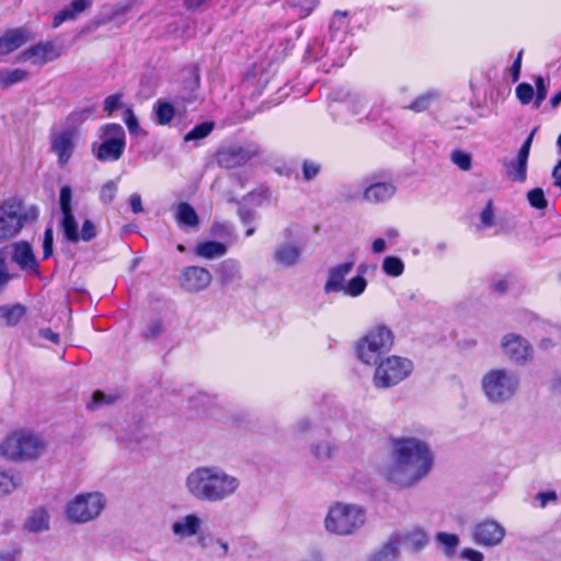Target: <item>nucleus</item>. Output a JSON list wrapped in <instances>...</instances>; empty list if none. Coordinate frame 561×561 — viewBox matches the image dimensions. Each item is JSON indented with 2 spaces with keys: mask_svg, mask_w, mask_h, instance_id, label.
Returning <instances> with one entry per match:
<instances>
[{
  "mask_svg": "<svg viewBox=\"0 0 561 561\" xmlns=\"http://www.w3.org/2000/svg\"><path fill=\"white\" fill-rule=\"evenodd\" d=\"M539 501L540 507H546L548 503L557 502L558 495L554 491L540 492L536 495Z\"/></svg>",
  "mask_w": 561,
  "mask_h": 561,
  "instance_id": "obj_60",
  "label": "nucleus"
},
{
  "mask_svg": "<svg viewBox=\"0 0 561 561\" xmlns=\"http://www.w3.org/2000/svg\"><path fill=\"white\" fill-rule=\"evenodd\" d=\"M124 122L131 135H145L144 130L139 126L138 119L131 108H126L124 112Z\"/></svg>",
  "mask_w": 561,
  "mask_h": 561,
  "instance_id": "obj_46",
  "label": "nucleus"
},
{
  "mask_svg": "<svg viewBox=\"0 0 561 561\" xmlns=\"http://www.w3.org/2000/svg\"><path fill=\"white\" fill-rule=\"evenodd\" d=\"M255 153V150L250 148L229 146L217 151L216 160L221 168L234 169L244 165Z\"/></svg>",
  "mask_w": 561,
  "mask_h": 561,
  "instance_id": "obj_17",
  "label": "nucleus"
},
{
  "mask_svg": "<svg viewBox=\"0 0 561 561\" xmlns=\"http://www.w3.org/2000/svg\"><path fill=\"white\" fill-rule=\"evenodd\" d=\"M392 535H397L401 538V546L408 543L415 551L421 550L427 543V536L421 529H413L404 534L393 533Z\"/></svg>",
  "mask_w": 561,
  "mask_h": 561,
  "instance_id": "obj_33",
  "label": "nucleus"
},
{
  "mask_svg": "<svg viewBox=\"0 0 561 561\" xmlns=\"http://www.w3.org/2000/svg\"><path fill=\"white\" fill-rule=\"evenodd\" d=\"M122 98L123 95L121 93H114L112 95H108L104 100V111L111 115L115 110L121 107L122 105Z\"/></svg>",
  "mask_w": 561,
  "mask_h": 561,
  "instance_id": "obj_53",
  "label": "nucleus"
},
{
  "mask_svg": "<svg viewBox=\"0 0 561 561\" xmlns=\"http://www.w3.org/2000/svg\"><path fill=\"white\" fill-rule=\"evenodd\" d=\"M505 537V528L494 519H484L478 523L472 530L473 541L482 547H495Z\"/></svg>",
  "mask_w": 561,
  "mask_h": 561,
  "instance_id": "obj_11",
  "label": "nucleus"
},
{
  "mask_svg": "<svg viewBox=\"0 0 561 561\" xmlns=\"http://www.w3.org/2000/svg\"><path fill=\"white\" fill-rule=\"evenodd\" d=\"M227 247L218 241H206L198 243L195 248V253L205 259H215L225 255Z\"/></svg>",
  "mask_w": 561,
  "mask_h": 561,
  "instance_id": "obj_31",
  "label": "nucleus"
},
{
  "mask_svg": "<svg viewBox=\"0 0 561 561\" xmlns=\"http://www.w3.org/2000/svg\"><path fill=\"white\" fill-rule=\"evenodd\" d=\"M401 538L397 535H390L378 549L368 558V561H398Z\"/></svg>",
  "mask_w": 561,
  "mask_h": 561,
  "instance_id": "obj_21",
  "label": "nucleus"
},
{
  "mask_svg": "<svg viewBox=\"0 0 561 561\" xmlns=\"http://www.w3.org/2000/svg\"><path fill=\"white\" fill-rule=\"evenodd\" d=\"M94 114V108L93 107H85L79 112H75L72 114L69 115V121L72 123V124H81L82 122H84L85 119L92 117Z\"/></svg>",
  "mask_w": 561,
  "mask_h": 561,
  "instance_id": "obj_55",
  "label": "nucleus"
},
{
  "mask_svg": "<svg viewBox=\"0 0 561 561\" xmlns=\"http://www.w3.org/2000/svg\"><path fill=\"white\" fill-rule=\"evenodd\" d=\"M72 190L69 185H64L59 193V206L61 211L72 210L71 207Z\"/></svg>",
  "mask_w": 561,
  "mask_h": 561,
  "instance_id": "obj_51",
  "label": "nucleus"
},
{
  "mask_svg": "<svg viewBox=\"0 0 561 561\" xmlns=\"http://www.w3.org/2000/svg\"><path fill=\"white\" fill-rule=\"evenodd\" d=\"M12 275L7 267V249H0V293L5 288Z\"/></svg>",
  "mask_w": 561,
  "mask_h": 561,
  "instance_id": "obj_49",
  "label": "nucleus"
},
{
  "mask_svg": "<svg viewBox=\"0 0 561 561\" xmlns=\"http://www.w3.org/2000/svg\"><path fill=\"white\" fill-rule=\"evenodd\" d=\"M24 528L30 533H41L49 529V514L44 507L34 508L25 519Z\"/></svg>",
  "mask_w": 561,
  "mask_h": 561,
  "instance_id": "obj_27",
  "label": "nucleus"
},
{
  "mask_svg": "<svg viewBox=\"0 0 561 561\" xmlns=\"http://www.w3.org/2000/svg\"><path fill=\"white\" fill-rule=\"evenodd\" d=\"M437 98L436 92H426L420 96H417L408 108L414 111L416 113L423 112L428 108L431 103Z\"/></svg>",
  "mask_w": 561,
  "mask_h": 561,
  "instance_id": "obj_43",
  "label": "nucleus"
},
{
  "mask_svg": "<svg viewBox=\"0 0 561 561\" xmlns=\"http://www.w3.org/2000/svg\"><path fill=\"white\" fill-rule=\"evenodd\" d=\"M105 497L100 492L81 493L66 505V517L75 524H84L95 519L105 506Z\"/></svg>",
  "mask_w": 561,
  "mask_h": 561,
  "instance_id": "obj_7",
  "label": "nucleus"
},
{
  "mask_svg": "<svg viewBox=\"0 0 561 561\" xmlns=\"http://www.w3.org/2000/svg\"><path fill=\"white\" fill-rule=\"evenodd\" d=\"M516 96L522 104H528L534 99V88L526 82H523L516 88Z\"/></svg>",
  "mask_w": 561,
  "mask_h": 561,
  "instance_id": "obj_50",
  "label": "nucleus"
},
{
  "mask_svg": "<svg viewBox=\"0 0 561 561\" xmlns=\"http://www.w3.org/2000/svg\"><path fill=\"white\" fill-rule=\"evenodd\" d=\"M184 485L196 501L218 503L232 497L241 482L218 466H199L187 473Z\"/></svg>",
  "mask_w": 561,
  "mask_h": 561,
  "instance_id": "obj_2",
  "label": "nucleus"
},
{
  "mask_svg": "<svg viewBox=\"0 0 561 561\" xmlns=\"http://www.w3.org/2000/svg\"><path fill=\"white\" fill-rule=\"evenodd\" d=\"M3 249H7V256L10 255L22 271L38 274V263L28 242H13Z\"/></svg>",
  "mask_w": 561,
  "mask_h": 561,
  "instance_id": "obj_16",
  "label": "nucleus"
},
{
  "mask_svg": "<svg viewBox=\"0 0 561 561\" xmlns=\"http://www.w3.org/2000/svg\"><path fill=\"white\" fill-rule=\"evenodd\" d=\"M44 451V440L27 431L11 432L0 443V456L12 462L35 460Z\"/></svg>",
  "mask_w": 561,
  "mask_h": 561,
  "instance_id": "obj_5",
  "label": "nucleus"
},
{
  "mask_svg": "<svg viewBox=\"0 0 561 561\" xmlns=\"http://www.w3.org/2000/svg\"><path fill=\"white\" fill-rule=\"evenodd\" d=\"M382 271L386 275L391 277H398L404 272V263L398 256H386L382 261Z\"/></svg>",
  "mask_w": 561,
  "mask_h": 561,
  "instance_id": "obj_38",
  "label": "nucleus"
},
{
  "mask_svg": "<svg viewBox=\"0 0 561 561\" xmlns=\"http://www.w3.org/2000/svg\"><path fill=\"white\" fill-rule=\"evenodd\" d=\"M21 205L7 201L0 206V240L15 236L23 227Z\"/></svg>",
  "mask_w": 561,
  "mask_h": 561,
  "instance_id": "obj_12",
  "label": "nucleus"
},
{
  "mask_svg": "<svg viewBox=\"0 0 561 561\" xmlns=\"http://www.w3.org/2000/svg\"><path fill=\"white\" fill-rule=\"evenodd\" d=\"M214 129V123L204 122L202 124L196 125L190 133H187L184 137L185 141L191 140H199L207 137L211 130Z\"/></svg>",
  "mask_w": 561,
  "mask_h": 561,
  "instance_id": "obj_42",
  "label": "nucleus"
},
{
  "mask_svg": "<svg viewBox=\"0 0 561 561\" xmlns=\"http://www.w3.org/2000/svg\"><path fill=\"white\" fill-rule=\"evenodd\" d=\"M114 400H115V398L112 396H106L102 391H95L92 397V405L99 407L102 404H110V403H113Z\"/></svg>",
  "mask_w": 561,
  "mask_h": 561,
  "instance_id": "obj_61",
  "label": "nucleus"
},
{
  "mask_svg": "<svg viewBox=\"0 0 561 561\" xmlns=\"http://www.w3.org/2000/svg\"><path fill=\"white\" fill-rule=\"evenodd\" d=\"M508 287H510V282L507 279V277L494 278L491 284V288L493 289V291L496 294H500V295L505 294L507 291Z\"/></svg>",
  "mask_w": 561,
  "mask_h": 561,
  "instance_id": "obj_59",
  "label": "nucleus"
},
{
  "mask_svg": "<svg viewBox=\"0 0 561 561\" xmlns=\"http://www.w3.org/2000/svg\"><path fill=\"white\" fill-rule=\"evenodd\" d=\"M366 287V278L362 275H357L346 283L342 291L351 297H358L365 291Z\"/></svg>",
  "mask_w": 561,
  "mask_h": 561,
  "instance_id": "obj_40",
  "label": "nucleus"
},
{
  "mask_svg": "<svg viewBox=\"0 0 561 561\" xmlns=\"http://www.w3.org/2000/svg\"><path fill=\"white\" fill-rule=\"evenodd\" d=\"M334 446L328 442H322L312 447V454L319 460H328L333 456Z\"/></svg>",
  "mask_w": 561,
  "mask_h": 561,
  "instance_id": "obj_48",
  "label": "nucleus"
},
{
  "mask_svg": "<svg viewBox=\"0 0 561 561\" xmlns=\"http://www.w3.org/2000/svg\"><path fill=\"white\" fill-rule=\"evenodd\" d=\"M117 193V183L113 180L107 181L100 191V199L103 204H110L114 201Z\"/></svg>",
  "mask_w": 561,
  "mask_h": 561,
  "instance_id": "obj_47",
  "label": "nucleus"
},
{
  "mask_svg": "<svg viewBox=\"0 0 561 561\" xmlns=\"http://www.w3.org/2000/svg\"><path fill=\"white\" fill-rule=\"evenodd\" d=\"M319 164L306 161L304 163V178L308 181L312 180L319 173Z\"/></svg>",
  "mask_w": 561,
  "mask_h": 561,
  "instance_id": "obj_62",
  "label": "nucleus"
},
{
  "mask_svg": "<svg viewBox=\"0 0 561 561\" xmlns=\"http://www.w3.org/2000/svg\"><path fill=\"white\" fill-rule=\"evenodd\" d=\"M61 215H62L61 228H62L65 238L70 242H73V243L78 242L79 241L78 224L76 221L72 210L61 211Z\"/></svg>",
  "mask_w": 561,
  "mask_h": 561,
  "instance_id": "obj_34",
  "label": "nucleus"
},
{
  "mask_svg": "<svg viewBox=\"0 0 561 561\" xmlns=\"http://www.w3.org/2000/svg\"><path fill=\"white\" fill-rule=\"evenodd\" d=\"M220 277L222 284L231 283L241 277L239 265L233 260H226L220 264Z\"/></svg>",
  "mask_w": 561,
  "mask_h": 561,
  "instance_id": "obj_37",
  "label": "nucleus"
},
{
  "mask_svg": "<svg viewBox=\"0 0 561 561\" xmlns=\"http://www.w3.org/2000/svg\"><path fill=\"white\" fill-rule=\"evenodd\" d=\"M202 520L195 514H188L172 524V531L176 536L192 537L196 535L201 528Z\"/></svg>",
  "mask_w": 561,
  "mask_h": 561,
  "instance_id": "obj_26",
  "label": "nucleus"
},
{
  "mask_svg": "<svg viewBox=\"0 0 561 561\" xmlns=\"http://www.w3.org/2000/svg\"><path fill=\"white\" fill-rule=\"evenodd\" d=\"M412 370L413 364L410 359L400 356H389L377 363L373 381L376 388H390L408 378Z\"/></svg>",
  "mask_w": 561,
  "mask_h": 561,
  "instance_id": "obj_8",
  "label": "nucleus"
},
{
  "mask_svg": "<svg viewBox=\"0 0 561 561\" xmlns=\"http://www.w3.org/2000/svg\"><path fill=\"white\" fill-rule=\"evenodd\" d=\"M93 0H72L67 7L55 14L53 27H59L64 22L73 21L78 15L89 9Z\"/></svg>",
  "mask_w": 561,
  "mask_h": 561,
  "instance_id": "obj_22",
  "label": "nucleus"
},
{
  "mask_svg": "<svg viewBox=\"0 0 561 561\" xmlns=\"http://www.w3.org/2000/svg\"><path fill=\"white\" fill-rule=\"evenodd\" d=\"M101 140V144H93L92 146V152L96 159L100 161H117L122 157L125 147L115 141Z\"/></svg>",
  "mask_w": 561,
  "mask_h": 561,
  "instance_id": "obj_24",
  "label": "nucleus"
},
{
  "mask_svg": "<svg viewBox=\"0 0 561 561\" xmlns=\"http://www.w3.org/2000/svg\"><path fill=\"white\" fill-rule=\"evenodd\" d=\"M175 220L181 227L195 228L199 224V218L195 209L186 202H182L178 205Z\"/></svg>",
  "mask_w": 561,
  "mask_h": 561,
  "instance_id": "obj_29",
  "label": "nucleus"
},
{
  "mask_svg": "<svg viewBox=\"0 0 561 561\" xmlns=\"http://www.w3.org/2000/svg\"><path fill=\"white\" fill-rule=\"evenodd\" d=\"M198 545L203 549L209 550L210 553H213L219 558L226 557L229 551V547L226 541L214 538L210 535H201L198 537Z\"/></svg>",
  "mask_w": 561,
  "mask_h": 561,
  "instance_id": "obj_30",
  "label": "nucleus"
},
{
  "mask_svg": "<svg viewBox=\"0 0 561 561\" xmlns=\"http://www.w3.org/2000/svg\"><path fill=\"white\" fill-rule=\"evenodd\" d=\"M27 77L28 72L20 68L12 70H0V88L8 89L13 84L25 81Z\"/></svg>",
  "mask_w": 561,
  "mask_h": 561,
  "instance_id": "obj_35",
  "label": "nucleus"
},
{
  "mask_svg": "<svg viewBox=\"0 0 561 561\" xmlns=\"http://www.w3.org/2000/svg\"><path fill=\"white\" fill-rule=\"evenodd\" d=\"M101 139L115 141L121 146H126L125 130L119 124H106L101 128Z\"/></svg>",
  "mask_w": 561,
  "mask_h": 561,
  "instance_id": "obj_36",
  "label": "nucleus"
},
{
  "mask_svg": "<svg viewBox=\"0 0 561 561\" xmlns=\"http://www.w3.org/2000/svg\"><path fill=\"white\" fill-rule=\"evenodd\" d=\"M520 388L519 375L510 368H493L481 378V389L488 402L503 405L518 393Z\"/></svg>",
  "mask_w": 561,
  "mask_h": 561,
  "instance_id": "obj_4",
  "label": "nucleus"
},
{
  "mask_svg": "<svg viewBox=\"0 0 561 561\" xmlns=\"http://www.w3.org/2000/svg\"><path fill=\"white\" fill-rule=\"evenodd\" d=\"M96 236V228L94 224L87 219L84 220L81 231L79 232V240H83L85 242L91 241Z\"/></svg>",
  "mask_w": 561,
  "mask_h": 561,
  "instance_id": "obj_52",
  "label": "nucleus"
},
{
  "mask_svg": "<svg viewBox=\"0 0 561 561\" xmlns=\"http://www.w3.org/2000/svg\"><path fill=\"white\" fill-rule=\"evenodd\" d=\"M22 484V477L0 467V497L14 492Z\"/></svg>",
  "mask_w": 561,
  "mask_h": 561,
  "instance_id": "obj_28",
  "label": "nucleus"
},
{
  "mask_svg": "<svg viewBox=\"0 0 561 561\" xmlns=\"http://www.w3.org/2000/svg\"><path fill=\"white\" fill-rule=\"evenodd\" d=\"M393 345V334L385 325L370 330L357 344V356L367 365H376Z\"/></svg>",
  "mask_w": 561,
  "mask_h": 561,
  "instance_id": "obj_6",
  "label": "nucleus"
},
{
  "mask_svg": "<svg viewBox=\"0 0 561 561\" xmlns=\"http://www.w3.org/2000/svg\"><path fill=\"white\" fill-rule=\"evenodd\" d=\"M501 348L510 360L524 364L533 356L530 343L522 335L507 333L501 339Z\"/></svg>",
  "mask_w": 561,
  "mask_h": 561,
  "instance_id": "obj_10",
  "label": "nucleus"
},
{
  "mask_svg": "<svg viewBox=\"0 0 561 561\" xmlns=\"http://www.w3.org/2000/svg\"><path fill=\"white\" fill-rule=\"evenodd\" d=\"M133 5V1L117 3L114 5H105L92 23L95 27L108 23H114L116 26H121L126 22L125 15L131 11Z\"/></svg>",
  "mask_w": 561,
  "mask_h": 561,
  "instance_id": "obj_19",
  "label": "nucleus"
},
{
  "mask_svg": "<svg viewBox=\"0 0 561 561\" xmlns=\"http://www.w3.org/2000/svg\"><path fill=\"white\" fill-rule=\"evenodd\" d=\"M535 83H536V88H537V93H536V99H535V107L538 108L541 105L542 101L547 96L548 88H547V85L545 83V79L542 77H537L535 80Z\"/></svg>",
  "mask_w": 561,
  "mask_h": 561,
  "instance_id": "obj_54",
  "label": "nucleus"
},
{
  "mask_svg": "<svg viewBox=\"0 0 561 561\" xmlns=\"http://www.w3.org/2000/svg\"><path fill=\"white\" fill-rule=\"evenodd\" d=\"M76 149V133L65 129L51 136L50 150L57 156V163L64 168L71 159Z\"/></svg>",
  "mask_w": 561,
  "mask_h": 561,
  "instance_id": "obj_13",
  "label": "nucleus"
},
{
  "mask_svg": "<svg viewBox=\"0 0 561 561\" xmlns=\"http://www.w3.org/2000/svg\"><path fill=\"white\" fill-rule=\"evenodd\" d=\"M163 331V327H162V323L160 320H153L151 321L148 327H147V330L145 332V336L147 339H153V337H157L158 335H160Z\"/></svg>",
  "mask_w": 561,
  "mask_h": 561,
  "instance_id": "obj_58",
  "label": "nucleus"
},
{
  "mask_svg": "<svg viewBox=\"0 0 561 561\" xmlns=\"http://www.w3.org/2000/svg\"><path fill=\"white\" fill-rule=\"evenodd\" d=\"M53 242H54L53 229L49 227L45 230V233H44V240H43V256H44V259H47L53 254Z\"/></svg>",
  "mask_w": 561,
  "mask_h": 561,
  "instance_id": "obj_56",
  "label": "nucleus"
},
{
  "mask_svg": "<svg viewBox=\"0 0 561 561\" xmlns=\"http://www.w3.org/2000/svg\"><path fill=\"white\" fill-rule=\"evenodd\" d=\"M461 557L469 561H482L483 554L477 550L467 548L461 551Z\"/></svg>",
  "mask_w": 561,
  "mask_h": 561,
  "instance_id": "obj_64",
  "label": "nucleus"
},
{
  "mask_svg": "<svg viewBox=\"0 0 561 561\" xmlns=\"http://www.w3.org/2000/svg\"><path fill=\"white\" fill-rule=\"evenodd\" d=\"M62 47L51 41L39 42L21 53L20 60H32L34 65H44L59 58Z\"/></svg>",
  "mask_w": 561,
  "mask_h": 561,
  "instance_id": "obj_14",
  "label": "nucleus"
},
{
  "mask_svg": "<svg viewBox=\"0 0 561 561\" xmlns=\"http://www.w3.org/2000/svg\"><path fill=\"white\" fill-rule=\"evenodd\" d=\"M366 519L367 513L362 505L334 502L329 506L323 524L328 533L347 537L359 531Z\"/></svg>",
  "mask_w": 561,
  "mask_h": 561,
  "instance_id": "obj_3",
  "label": "nucleus"
},
{
  "mask_svg": "<svg viewBox=\"0 0 561 561\" xmlns=\"http://www.w3.org/2000/svg\"><path fill=\"white\" fill-rule=\"evenodd\" d=\"M535 128L518 150L517 157L510 162L504 163L505 172L508 179L515 182H525L527 178V162L533 142Z\"/></svg>",
  "mask_w": 561,
  "mask_h": 561,
  "instance_id": "obj_15",
  "label": "nucleus"
},
{
  "mask_svg": "<svg viewBox=\"0 0 561 561\" xmlns=\"http://www.w3.org/2000/svg\"><path fill=\"white\" fill-rule=\"evenodd\" d=\"M451 161L462 171H469L472 165L471 154L461 150H455L450 156Z\"/></svg>",
  "mask_w": 561,
  "mask_h": 561,
  "instance_id": "obj_45",
  "label": "nucleus"
},
{
  "mask_svg": "<svg viewBox=\"0 0 561 561\" xmlns=\"http://www.w3.org/2000/svg\"><path fill=\"white\" fill-rule=\"evenodd\" d=\"M527 199L531 207L536 209H545L548 205L543 190L536 187L527 193Z\"/></svg>",
  "mask_w": 561,
  "mask_h": 561,
  "instance_id": "obj_44",
  "label": "nucleus"
},
{
  "mask_svg": "<svg viewBox=\"0 0 561 561\" xmlns=\"http://www.w3.org/2000/svg\"><path fill=\"white\" fill-rule=\"evenodd\" d=\"M156 115L160 125H167L174 117V107L171 103L159 101L156 105Z\"/></svg>",
  "mask_w": 561,
  "mask_h": 561,
  "instance_id": "obj_41",
  "label": "nucleus"
},
{
  "mask_svg": "<svg viewBox=\"0 0 561 561\" xmlns=\"http://www.w3.org/2000/svg\"><path fill=\"white\" fill-rule=\"evenodd\" d=\"M435 454L428 440L419 434H403L390 439L389 461L383 478L401 488H412L433 470Z\"/></svg>",
  "mask_w": 561,
  "mask_h": 561,
  "instance_id": "obj_1",
  "label": "nucleus"
},
{
  "mask_svg": "<svg viewBox=\"0 0 561 561\" xmlns=\"http://www.w3.org/2000/svg\"><path fill=\"white\" fill-rule=\"evenodd\" d=\"M397 188L392 183L378 182L369 185L364 192V199L369 203H381L390 199Z\"/></svg>",
  "mask_w": 561,
  "mask_h": 561,
  "instance_id": "obj_23",
  "label": "nucleus"
},
{
  "mask_svg": "<svg viewBox=\"0 0 561 561\" xmlns=\"http://www.w3.org/2000/svg\"><path fill=\"white\" fill-rule=\"evenodd\" d=\"M26 313V309L21 304L13 306H0V319L9 327L16 325Z\"/></svg>",
  "mask_w": 561,
  "mask_h": 561,
  "instance_id": "obj_32",
  "label": "nucleus"
},
{
  "mask_svg": "<svg viewBox=\"0 0 561 561\" xmlns=\"http://www.w3.org/2000/svg\"><path fill=\"white\" fill-rule=\"evenodd\" d=\"M27 42V36L23 30L15 28L7 32L0 37V56L8 55L20 48Z\"/></svg>",
  "mask_w": 561,
  "mask_h": 561,
  "instance_id": "obj_25",
  "label": "nucleus"
},
{
  "mask_svg": "<svg viewBox=\"0 0 561 561\" xmlns=\"http://www.w3.org/2000/svg\"><path fill=\"white\" fill-rule=\"evenodd\" d=\"M354 268V262H345L331 267L328 272V279L324 284L323 290L325 294L340 293L344 289L347 282L345 277Z\"/></svg>",
  "mask_w": 561,
  "mask_h": 561,
  "instance_id": "obj_20",
  "label": "nucleus"
},
{
  "mask_svg": "<svg viewBox=\"0 0 561 561\" xmlns=\"http://www.w3.org/2000/svg\"><path fill=\"white\" fill-rule=\"evenodd\" d=\"M298 234L299 227L296 224H290L282 230L280 236L285 240L276 244L272 254L273 261L278 267L290 268L300 262L305 244L291 240Z\"/></svg>",
  "mask_w": 561,
  "mask_h": 561,
  "instance_id": "obj_9",
  "label": "nucleus"
},
{
  "mask_svg": "<svg viewBox=\"0 0 561 561\" xmlns=\"http://www.w3.org/2000/svg\"><path fill=\"white\" fill-rule=\"evenodd\" d=\"M129 205L134 214H140L144 211L141 196L137 193L130 195Z\"/></svg>",
  "mask_w": 561,
  "mask_h": 561,
  "instance_id": "obj_63",
  "label": "nucleus"
},
{
  "mask_svg": "<svg viewBox=\"0 0 561 561\" xmlns=\"http://www.w3.org/2000/svg\"><path fill=\"white\" fill-rule=\"evenodd\" d=\"M347 16L346 11H336L330 24L332 32L340 31L345 27V18Z\"/></svg>",
  "mask_w": 561,
  "mask_h": 561,
  "instance_id": "obj_57",
  "label": "nucleus"
},
{
  "mask_svg": "<svg viewBox=\"0 0 561 561\" xmlns=\"http://www.w3.org/2000/svg\"><path fill=\"white\" fill-rule=\"evenodd\" d=\"M211 274L201 266H188L181 275V287L188 293H197L207 288L211 282Z\"/></svg>",
  "mask_w": 561,
  "mask_h": 561,
  "instance_id": "obj_18",
  "label": "nucleus"
},
{
  "mask_svg": "<svg viewBox=\"0 0 561 561\" xmlns=\"http://www.w3.org/2000/svg\"><path fill=\"white\" fill-rule=\"evenodd\" d=\"M437 542L443 547L446 556L450 557L455 553L459 545V538L456 534L438 533L436 535Z\"/></svg>",
  "mask_w": 561,
  "mask_h": 561,
  "instance_id": "obj_39",
  "label": "nucleus"
}]
</instances>
